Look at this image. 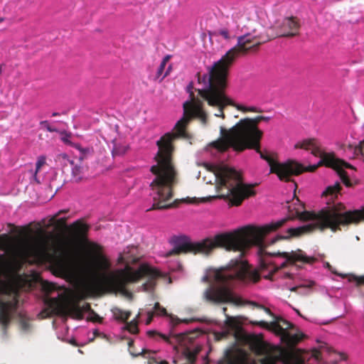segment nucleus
I'll return each mask as SVG.
<instances>
[{
    "label": "nucleus",
    "mask_w": 364,
    "mask_h": 364,
    "mask_svg": "<svg viewBox=\"0 0 364 364\" xmlns=\"http://www.w3.org/2000/svg\"><path fill=\"white\" fill-rule=\"evenodd\" d=\"M147 335L150 338H161L166 342L170 343V344H174L176 343H178L180 345H182V343L185 341V339L187 337L186 334H178L173 336H168L165 334H162L156 331H149L147 332Z\"/></svg>",
    "instance_id": "obj_16"
},
{
    "label": "nucleus",
    "mask_w": 364,
    "mask_h": 364,
    "mask_svg": "<svg viewBox=\"0 0 364 364\" xmlns=\"http://www.w3.org/2000/svg\"><path fill=\"white\" fill-rule=\"evenodd\" d=\"M46 303L53 310L68 314L77 319H82L83 314L91 310L89 303L85 302L80 306V300L62 299L60 295L48 299Z\"/></svg>",
    "instance_id": "obj_10"
},
{
    "label": "nucleus",
    "mask_w": 364,
    "mask_h": 364,
    "mask_svg": "<svg viewBox=\"0 0 364 364\" xmlns=\"http://www.w3.org/2000/svg\"><path fill=\"white\" fill-rule=\"evenodd\" d=\"M342 187L340 184V183L336 182L333 186H328L326 190L323 192L322 196L323 197H330V200L333 201L334 199H336L338 196V194L341 191Z\"/></svg>",
    "instance_id": "obj_18"
},
{
    "label": "nucleus",
    "mask_w": 364,
    "mask_h": 364,
    "mask_svg": "<svg viewBox=\"0 0 364 364\" xmlns=\"http://www.w3.org/2000/svg\"><path fill=\"white\" fill-rule=\"evenodd\" d=\"M129 146L126 144L114 143L112 151V156H122L124 155L129 150Z\"/></svg>",
    "instance_id": "obj_20"
},
{
    "label": "nucleus",
    "mask_w": 364,
    "mask_h": 364,
    "mask_svg": "<svg viewBox=\"0 0 364 364\" xmlns=\"http://www.w3.org/2000/svg\"><path fill=\"white\" fill-rule=\"evenodd\" d=\"M8 236L3 235L0 236V250H4L8 246Z\"/></svg>",
    "instance_id": "obj_32"
},
{
    "label": "nucleus",
    "mask_w": 364,
    "mask_h": 364,
    "mask_svg": "<svg viewBox=\"0 0 364 364\" xmlns=\"http://www.w3.org/2000/svg\"><path fill=\"white\" fill-rule=\"evenodd\" d=\"M1 72H2V66H1V65H0V74L1 73Z\"/></svg>",
    "instance_id": "obj_54"
},
{
    "label": "nucleus",
    "mask_w": 364,
    "mask_h": 364,
    "mask_svg": "<svg viewBox=\"0 0 364 364\" xmlns=\"http://www.w3.org/2000/svg\"><path fill=\"white\" fill-rule=\"evenodd\" d=\"M218 35L223 36L225 39H229L230 35L228 29H220L218 31Z\"/></svg>",
    "instance_id": "obj_37"
},
{
    "label": "nucleus",
    "mask_w": 364,
    "mask_h": 364,
    "mask_svg": "<svg viewBox=\"0 0 364 364\" xmlns=\"http://www.w3.org/2000/svg\"><path fill=\"white\" fill-rule=\"evenodd\" d=\"M72 170V175L75 181H79L82 178L83 168L80 165L74 164L70 167Z\"/></svg>",
    "instance_id": "obj_25"
},
{
    "label": "nucleus",
    "mask_w": 364,
    "mask_h": 364,
    "mask_svg": "<svg viewBox=\"0 0 364 364\" xmlns=\"http://www.w3.org/2000/svg\"><path fill=\"white\" fill-rule=\"evenodd\" d=\"M250 347L257 355H264L261 364H287L286 352L279 347L272 346L262 340L253 337L250 339Z\"/></svg>",
    "instance_id": "obj_9"
},
{
    "label": "nucleus",
    "mask_w": 364,
    "mask_h": 364,
    "mask_svg": "<svg viewBox=\"0 0 364 364\" xmlns=\"http://www.w3.org/2000/svg\"><path fill=\"white\" fill-rule=\"evenodd\" d=\"M212 171L216 178L218 198L228 199L232 205L239 206L245 199L256 195L254 188L257 183H244L240 173L235 168L217 166Z\"/></svg>",
    "instance_id": "obj_6"
},
{
    "label": "nucleus",
    "mask_w": 364,
    "mask_h": 364,
    "mask_svg": "<svg viewBox=\"0 0 364 364\" xmlns=\"http://www.w3.org/2000/svg\"><path fill=\"white\" fill-rule=\"evenodd\" d=\"M154 314H155L154 312H151V311L148 312V318L146 321V325H149L152 321Z\"/></svg>",
    "instance_id": "obj_41"
},
{
    "label": "nucleus",
    "mask_w": 364,
    "mask_h": 364,
    "mask_svg": "<svg viewBox=\"0 0 364 364\" xmlns=\"http://www.w3.org/2000/svg\"><path fill=\"white\" fill-rule=\"evenodd\" d=\"M87 250L91 259L82 264L80 269L84 272L93 276L92 287L100 294L104 293H127V286L135 283L143 277L148 280L142 287L146 291H152L156 286V279L161 277L160 272L155 268L147 264H141L133 271L130 267L118 269L109 272H102L109 270L111 263L102 254V247L95 242H89Z\"/></svg>",
    "instance_id": "obj_3"
},
{
    "label": "nucleus",
    "mask_w": 364,
    "mask_h": 364,
    "mask_svg": "<svg viewBox=\"0 0 364 364\" xmlns=\"http://www.w3.org/2000/svg\"><path fill=\"white\" fill-rule=\"evenodd\" d=\"M1 267H2V262H1V261L0 260V269H1Z\"/></svg>",
    "instance_id": "obj_55"
},
{
    "label": "nucleus",
    "mask_w": 364,
    "mask_h": 364,
    "mask_svg": "<svg viewBox=\"0 0 364 364\" xmlns=\"http://www.w3.org/2000/svg\"><path fill=\"white\" fill-rule=\"evenodd\" d=\"M40 125L41 127L45 128L49 132H58L57 128L50 126L49 122L46 120L41 121L40 122Z\"/></svg>",
    "instance_id": "obj_29"
},
{
    "label": "nucleus",
    "mask_w": 364,
    "mask_h": 364,
    "mask_svg": "<svg viewBox=\"0 0 364 364\" xmlns=\"http://www.w3.org/2000/svg\"><path fill=\"white\" fill-rule=\"evenodd\" d=\"M188 202H189V203H193V200H188Z\"/></svg>",
    "instance_id": "obj_57"
},
{
    "label": "nucleus",
    "mask_w": 364,
    "mask_h": 364,
    "mask_svg": "<svg viewBox=\"0 0 364 364\" xmlns=\"http://www.w3.org/2000/svg\"><path fill=\"white\" fill-rule=\"evenodd\" d=\"M169 69H170V68L168 69V70L166 72V73L162 76L161 80H163L166 76L168 75Z\"/></svg>",
    "instance_id": "obj_48"
},
{
    "label": "nucleus",
    "mask_w": 364,
    "mask_h": 364,
    "mask_svg": "<svg viewBox=\"0 0 364 364\" xmlns=\"http://www.w3.org/2000/svg\"><path fill=\"white\" fill-rule=\"evenodd\" d=\"M44 289L48 293H49L53 291L55 288L53 284L48 283L44 285Z\"/></svg>",
    "instance_id": "obj_40"
},
{
    "label": "nucleus",
    "mask_w": 364,
    "mask_h": 364,
    "mask_svg": "<svg viewBox=\"0 0 364 364\" xmlns=\"http://www.w3.org/2000/svg\"><path fill=\"white\" fill-rule=\"evenodd\" d=\"M317 139L314 138L304 139L302 141L295 144V149H303L305 150H311L314 146H316Z\"/></svg>",
    "instance_id": "obj_21"
},
{
    "label": "nucleus",
    "mask_w": 364,
    "mask_h": 364,
    "mask_svg": "<svg viewBox=\"0 0 364 364\" xmlns=\"http://www.w3.org/2000/svg\"><path fill=\"white\" fill-rule=\"evenodd\" d=\"M264 278H269V276H264Z\"/></svg>",
    "instance_id": "obj_58"
},
{
    "label": "nucleus",
    "mask_w": 364,
    "mask_h": 364,
    "mask_svg": "<svg viewBox=\"0 0 364 364\" xmlns=\"http://www.w3.org/2000/svg\"><path fill=\"white\" fill-rule=\"evenodd\" d=\"M170 59V56L169 55H166L164 59L163 60L161 61V63H164L165 65H166V63H168V61Z\"/></svg>",
    "instance_id": "obj_46"
},
{
    "label": "nucleus",
    "mask_w": 364,
    "mask_h": 364,
    "mask_svg": "<svg viewBox=\"0 0 364 364\" xmlns=\"http://www.w3.org/2000/svg\"><path fill=\"white\" fill-rule=\"evenodd\" d=\"M329 156H325L323 158H322V160H320L317 164L309 166L308 167H304L302 164V173L304 171H309V172H314L316 171L318 167L325 166L326 167L331 168L334 169L340 176L342 182L347 186L350 187L352 186V183L348 176L347 172L344 170L346 168V167L343 166L341 164H333L332 159L331 158H328Z\"/></svg>",
    "instance_id": "obj_11"
},
{
    "label": "nucleus",
    "mask_w": 364,
    "mask_h": 364,
    "mask_svg": "<svg viewBox=\"0 0 364 364\" xmlns=\"http://www.w3.org/2000/svg\"><path fill=\"white\" fill-rule=\"evenodd\" d=\"M225 362L229 363H232V352L230 350H227L225 353ZM225 360H220L218 361V364H223Z\"/></svg>",
    "instance_id": "obj_31"
},
{
    "label": "nucleus",
    "mask_w": 364,
    "mask_h": 364,
    "mask_svg": "<svg viewBox=\"0 0 364 364\" xmlns=\"http://www.w3.org/2000/svg\"><path fill=\"white\" fill-rule=\"evenodd\" d=\"M314 284H315L314 282L309 281V282L304 283L301 285H299L298 287L292 288L291 291H296V289H301V288L311 289Z\"/></svg>",
    "instance_id": "obj_34"
},
{
    "label": "nucleus",
    "mask_w": 364,
    "mask_h": 364,
    "mask_svg": "<svg viewBox=\"0 0 364 364\" xmlns=\"http://www.w3.org/2000/svg\"><path fill=\"white\" fill-rule=\"evenodd\" d=\"M349 280L350 282H355L357 286L363 285L364 284V275L359 277L355 275H351L350 277Z\"/></svg>",
    "instance_id": "obj_30"
},
{
    "label": "nucleus",
    "mask_w": 364,
    "mask_h": 364,
    "mask_svg": "<svg viewBox=\"0 0 364 364\" xmlns=\"http://www.w3.org/2000/svg\"><path fill=\"white\" fill-rule=\"evenodd\" d=\"M99 337H101V338H106V337H107V336H104L103 335H100V336H99Z\"/></svg>",
    "instance_id": "obj_56"
},
{
    "label": "nucleus",
    "mask_w": 364,
    "mask_h": 364,
    "mask_svg": "<svg viewBox=\"0 0 364 364\" xmlns=\"http://www.w3.org/2000/svg\"><path fill=\"white\" fill-rule=\"evenodd\" d=\"M294 216L301 220H311L312 223L298 228H289L287 230L286 235H278L269 241H265L264 237L283 227L291 220L290 217L262 227L246 226L234 232L216 235L213 239L207 238L199 242H181L168 252L166 256L186 253L208 254L215 247H223L228 251H238L242 256L245 250L257 246L260 269L267 270L272 274L278 269L286 267L288 263H312L316 259L314 257L306 256L301 250L292 251L291 253L269 252L267 251V247L279 240L298 237L316 230L323 232L329 229L333 232L341 231L342 228H348L350 225H357L364 221V210H346L343 204L338 203L323 208L317 212L296 210Z\"/></svg>",
    "instance_id": "obj_2"
},
{
    "label": "nucleus",
    "mask_w": 364,
    "mask_h": 364,
    "mask_svg": "<svg viewBox=\"0 0 364 364\" xmlns=\"http://www.w3.org/2000/svg\"><path fill=\"white\" fill-rule=\"evenodd\" d=\"M92 320L94 321L101 322L102 318H100L97 314H95V318Z\"/></svg>",
    "instance_id": "obj_45"
},
{
    "label": "nucleus",
    "mask_w": 364,
    "mask_h": 364,
    "mask_svg": "<svg viewBox=\"0 0 364 364\" xmlns=\"http://www.w3.org/2000/svg\"><path fill=\"white\" fill-rule=\"evenodd\" d=\"M125 328L132 334H136L139 332L138 323L136 319L130 322H126Z\"/></svg>",
    "instance_id": "obj_26"
},
{
    "label": "nucleus",
    "mask_w": 364,
    "mask_h": 364,
    "mask_svg": "<svg viewBox=\"0 0 364 364\" xmlns=\"http://www.w3.org/2000/svg\"><path fill=\"white\" fill-rule=\"evenodd\" d=\"M70 228L73 230V233L75 237L82 241H84L87 239V234L89 230V225L82 223L80 220H77L73 223Z\"/></svg>",
    "instance_id": "obj_17"
},
{
    "label": "nucleus",
    "mask_w": 364,
    "mask_h": 364,
    "mask_svg": "<svg viewBox=\"0 0 364 364\" xmlns=\"http://www.w3.org/2000/svg\"><path fill=\"white\" fill-rule=\"evenodd\" d=\"M93 334H94V336L95 337H98L100 336V335H103L104 336H106V335L103 333H101L98 330L95 329L94 331H93Z\"/></svg>",
    "instance_id": "obj_44"
},
{
    "label": "nucleus",
    "mask_w": 364,
    "mask_h": 364,
    "mask_svg": "<svg viewBox=\"0 0 364 364\" xmlns=\"http://www.w3.org/2000/svg\"><path fill=\"white\" fill-rule=\"evenodd\" d=\"M71 136V134H65V135L64 136L62 137V140L66 144H69L72 146H73V145L75 144H73V142H71V141L70 140V138Z\"/></svg>",
    "instance_id": "obj_39"
},
{
    "label": "nucleus",
    "mask_w": 364,
    "mask_h": 364,
    "mask_svg": "<svg viewBox=\"0 0 364 364\" xmlns=\"http://www.w3.org/2000/svg\"><path fill=\"white\" fill-rule=\"evenodd\" d=\"M274 36L260 33L258 36L246 34L238 37L237 43L229 50L220 60L212 65L206 68L207 72L196 75L198 84H203V88L198 89L196 98L193 92H191V100L183 103V116L174 126L176 132H168L163 135L157 141L158 151L154 156L156 162L150 171L155 176L150 186L154 193V203L148 210H164L174 207L173 203H166L173 197V188L177 183L178 172L173 161L175 147L173 142L179 137H186V129L191 119L197 118L203 124L207 122V113L203 109V101L212 107L218 109L215 113L217 117L225 118V108L232 106L243 112H262L256 107H245L235 103L227 95L228 78L229 71L235 59L240 55L246 54L248 51L256 50L258 47Z\"/></svg>",
    "instance_id": "obj_1"
},
{
    "label": "nucleus",
    "mask_w": 364,
    "mask_h": 364,
    "mask_svg": "<svg viewBox=\"0 0 364 364\" xmlns=\"http://www.w3.org/2000/svg\"><path fill=\"white\" fill-rule=\"evenodd\" d=\"M16 301L9 300L0 301V323L6 328L11 319V311L15 308Z\"/></svg>",
    "instance_id": "obj_15"
},
{
    "label": "nucleus",
    "mask_w": 364,
    "mask_h": 364,
    "mask_svg": "<svg viewBox=\"0 0 364 364\" xmlns=\"http://www.w3.org/2000/svg\"><path fill=\"white\" fill-rule=\"evenodd\" d=\"M112 314L114 316V318L117 321L127 322L129 318L131 316V311H124L119 308H114L112 310Z\"/></svg>",
    "instance_id": "obj_19"
},
{
    "label": "nucleus",
    "mask_w": 364,
    "mask_h": 364,
    "mask_svg": "<svg viewBox=\"0 0 364 364\" xmlns=\"http://www.w3.org/2000/svg\"><path fill=\"white\" fill-rule=\"evenodd\" d=\"M223 311L224 314H225V312L227 311V308L226 307H223Z\"/></svg>",
    "instance_id": "obj_52"
},
{
    "label": "nucleus",
    "mask_w": 364,
    "mask_h": 364,
    "mask_svg": "<svg viewBox=\"0 0 364 364\" xmlns=\"http://www.w3.org/2000/svg\"><path fill=\"white\" fill-rule=\"evenodd\" d=\"M270 117L257 116L254 118L241 119L235 126L230 129L223 127H220V136H226L228 138L232 136L249 137L250 145H257L259 139H262L263 132L259 129L258 124L262 121L268 122Z\"/></svg>",
    "instance_id": "obj_8"
},
{
    "label": "nucleus",
    "mask_w": 364,
    "mask_h": 364,
    "mask_svg": "<svg viewBox=\"0 0 364 364\" xmlns=\"http://www.w3.org/2000/svg\"><path fill=\"white\" fill-rule=\"evenodd\" d=\"M260 279L256 271H252L247 262L241 259H231L229 264L219 269L209 271L203 281L212 282L203 292V299L211 304L232 303L241 305L242 300L234 297L231 289L237 282H257Z\"/></svg>",
    "instance_id": "obj_4"
},
{
    "label": "nucleus",
    "mask_w": 364,
    "mask_h": 364,
    "mask_svg": "<svg viewBox=\"0 0 364 364\" xmlns=\"http://www.w3.org/2000/svg\"><path fill=\"white\" fill-rule=\"evenodd\" d=\"M4 21V18L0 17V23L3 22Z\"/></svg>",
    "instance_id": "obj_53"
},
{
    "label": "nucleus",
    "mask_w": 364,
    "mask_h": 364,
    "mask_svg": "<svg viewBox=\"0 0 364 364\" xmlns=\"http://www.w3.org/2000/svg\"><path fill=\"white\" fill-rule=\"evenodd\" d=\"M247 303H248L250 305L253 306H255V307H257V308H258V309H264V310L267 314H272L271 311H270L269 309H267V308L264 307V306H262V305H260V304H257V303H256V302H255V301H248Z\"/></svg>",
    "instance_id": "obj_36"
},
{
    "label": "nucleus",
    "mask_w": 364,
    "mask_h": 364,
    "mask_svg": "<svg viewBox=\"0 0 364 364\" xmlns=\"http://www.w3.org/2000/svg\"><path fill=\"white\" fill-rule=\"evenodd\" d=\"M73 147H75L80 151V156H79L80 160H83L88 156L92 155V154L94 152L92 148H90V147L83 148L79 144H74Z\"/></svg>",
    "instance_id": "obj_23"
},
{
    "label": "nucleus",
    "mask_w": 364,
    "mask_h": 364,
    "mask_svg": "<svg viewBox=\"0 0 364 364\" xmlns=\"http://www.w3.org/2000/svg\"><path fill=\"white\" fill-rule=\"evenodd\" d=\"M311 154L316 157H319L320 160H322L325 156H329L328 158H331L333 161V164H341L343 166L346 168L355 169L353 166L350 164L349 163L345 161L343 159H338L336 156V154L333 152H326L322 150L320 142L317 140L316 143V146H314L311 150Z\"/></svg>",
    "instance_id": "obj_14"
},
{
    "label": "nucleus",
    "mask_w": 364,
    "mask_h": 364,
    "mask_svg": "<svg viewBox=\"0 0 364 364\" xmlns=\"http://www.w3.org/2000/svg\"><path fill=\"white\" fill-rule=\"evenodd\" d=\"M55 161L62 166L63 168L73 166V161L70 160L65 154H60L56 156Z\"/></svg>",
    "instance_id": "obj_24"
},
{
    "label": "nucleus",
    "mask_w": 364,
    "mask_h": 364,
    "mask_svg": "<svg viewBox=\"0 0 364 364\" xmlns=\"http://www.w3.org/2000/svg\"><path fill=\"white\" fill-rule=\"evenodd\" d=\"M128 344H129V346L131 347L132 346L134 345V341L132 340H131V341H129Z\"/></svg>",
    "instance_id": "obj_49"
},
{
    "label": "nucleus",
    "mask_w": 364,
    "mask_h": 364,
    "mask_svg": "<svg viewBox=\"0 0 364 364\" xmlns=\"http://www.w3.org/2000/svg\"><path fill=\"white\" fill-rule=\"evenodd\" d=\"M249 137L232 136L228 138L226 136H220L219 139L212 141L210 145L220 152H224L232 148L234 151L241 152L245 149H255L260 156V158L265 160L270 168V173H275L280 181H291L292 176H299L303 169L301 164L294 160H288L284 163L276 161L272 156L264 154L260 149V141L259 139L257 145L251 146L249 144Z\"/></svg>",
    "instance_id": "obj_5"
},
{
    "label": "nucleus",
    "mask_w": 364,
    "mask_h": 364,
    "mask_svg": "<svg viewBox=\"0 0 364 364\" xmlns=\"http://www.w3.org/2000/svg\"><path fill=\"white\" fill-rule=\"evenodd\" d=\"M46 164V157L45 156H39L38 160H37V162L36 164V172L37 173L38 171H39V170L41 169V168Z\"/></svg>",
    "instance_id": "obj_33"
},
{
    "label": "nucleus",
    "mask_w": 364,
    "mask_h": 364,
    "mask_svg": "<svg viewBox=\"0 0 364 364\" xmlns=\"http://www.w3.org/2000/svg\"><path fill=\"white\" fill-rule=\"evenodd\" d=\"M299 23L295 17H289L283 20L280 31L277 36L292 37L298 33Z\"/></svg>",
    "instance_id": "obj_13"
},
{
    "label": "nucleus",
    "mask_w": 364,
    "mask_h": 364,
    "mask_svg": "<svg viewBox=\"0 0 364 364\" xmlns=\"http://www.w3.org/2000/svg\"><path fill=\"white\" fill-rule=\"evenodd\" d=\"M59 115H60V114H59L58 112H53V113L52 114V116H53V117H57V116H59Z\"/></svg>",
    "instance_id": "obj_50"
},
{
    "label": "nucleus",
    "mask_w": 364,
    "mask_h": 364,
    "mask_svg": "<svg viewBox=\"0 0 364 364\" xmlns=\"http://www.w3.org/2000/svg\"><path fill=\"white\" fill-rule=\"evenodd\" d=\"M21 250L26 257L51 258L55 267L61 272H66L72 268L73 261L69 251L61 248L59 250L58 255H51L49 252L48 244L46 240L26 242L22 245Z\"/></svg>",
    "instance_id": "obj_7"
},
{
    "label": "nucleus",
    "mask_w": 364,
    "mask_h": 364,
    "mask_svg": "<svg viewBox=\"0 0 364 364\" xmlns=\"http://www.w3.org/2000/svg\"><path fill=\"white\" fill-rule=\"evenodd\" d=\"M57 223L60 225L65 226V225H66V218H59V219L57 220Z\"/></svg>",
    "instance_id": "obj_43"
},
{
    "label": "nucleus",
    "mask_w": 364,
    "mask_h": 364,
    "mask_svg": "<svg viewBox=\"0 0 364 364\" xmlns=\"http://www.w3.org/2000/svg\"><path fill=\"white\" fill-rule=\"evenodd\" d=\"M68 210H60L58 211L56 214H55L53 218H51V221L52 222H54L55 220H57V218L63 213H67Z\"/></svg>",
    "instance_id": "obj_42"
},
{
    "label": "nucleus",
    "mask_w": 364,
    "mask_h": 364,
    "mask_svg": "<svg viewBox=\"0 0 364 364\" xmlns=\"http://www.w3.org/2000/svg\"><path fill=\"white\" fill-rule=\"evenodd\" d=\"M159 364H168V362H167V361H166V360H162V361H160V362L159 363Z\"/></svg>",
    "instance_id": "obj_51"
},
{
    "label": "nucleus",
    "mask_w": 364,
    "mask_h": 364,
    "mask_svg": "<svg viewBox=\"0 0 364 364\" xmlns=\"http://www.w3.org/2000/svg\"><path fill=\"white\" fill-rule=\"evenodd\" d=\"M166 65H165L164 63H161V64L157 70V72H156V77L157 78H159L162 75Z\"/></svg>",
    "instance_id": "obj_38"
},
{
    "label": "nucleus",
    "mask_w": 364,
    "mask_h": 364,
    "mask_svg": "<svg viewBox=\"0 0 364 364\" xmlns=\"http://www.w3.org/2000/svg\"><path fill=\"white\" fill-rule=\"evenodd\" d=\"M363 148H364V139L363 141H361L358 145H357L355 147V152L357 154H361L363 156H364V154L363 152Z\"/></svg>",
    "instance_id": "obj_35"
},
{
    "label": "nucleus",
    "mask_w": 364,
    "mask_h": 364,
    "mask_svg": "<svg viewBox=\"0 0 364 364\" xmlns=\"http://www.w3.org/2000/svg\"><path fill=\"white\" fill-rule=\"evenodd\" d=\"M272 323H277L280 328H283L284 332H287L288 329L293 327V324L291 323L283 318H278L277 321H273Z\"/></svg>",
    "instance_id": "obj_27"
},
{
    "label": "nucleus",
    "mask_w": 364,
    "mask_h": 364,
    "mask_svg": "<svg viewBox=\"0 0 364 364\" xmlns=\"http://www.w3.org/2000/svg\"><path fill=\"white\" fill-rule=\"evenodd\" d=\"M154 314L157 315H163L165 316L167 314L166 310L165 308L161 306L159 302H156L154 306Z\"/></svg>",
    "instance_id": "obj_28"
},
{
    "label": "nucleus",
    "mask_w": 364,
    "mask_h": 364,
    "mask_svg": "<svg viewBox=\"0 0 364 364\" xmlns=\"http://www.w3.org/2000/svg\"><path fill=\"white\" fill-rule=\"evenodd\" d=\"M198 353V350H191L189 348H186L183 350V355L189 364H193L196 358V355Z\"/></svg>",
    "instance_id": "obj_22"
},
{
    "label": "nucleus",
    "mask_w": 364,
    "mask_h": 364,
    "mask_svg": "<svg viewBox=\"0 0 364 364\" xmlns=\"http://www.w3.org/2000/svg\"><path fill=\"white\" fill-rule=\"evenodd\" d=\"M149 351L147 350H143L141 353L134 355V356H138L139 355H144L146 353H149Z\"/></svg>",
    "instance_id": "obj_47"
},
{
    "label": "nucleus",
    "mask_w": 364,
    "mask_h": 364,
    "mask_svg": "<svg viewBox=\"0 0 364 364\" xmlns=\"http://www.w3.org/2000/svg\"><path fill=\"white\" fill-rule=\"evenodd\" d=\"M257 324L263 328H268L269 326L277 333L282 336V339L287 345L289 346H296L301 341L304 337L303 333L291 334L289 332H284L282 328H280L276 323H270L269 324L264 321L257 322Z\"/></svg>",
    "instance_id": "obj_12"
}]
</instances>
